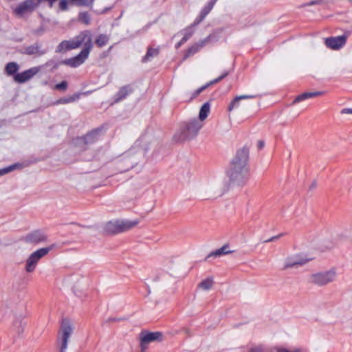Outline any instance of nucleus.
<instances>
[{
	"mask_svg": "<svg viewBox=\"0 0 352 352\" xmlns=\"http://www.w3.org/2000/svg\"><path fill=\"white\" fill-rule=\"evenodd\" d=\"M311 259L308 258L305 255L303 254H293L289 256H287L283 263V269H289V268H297L300 266L305 265L307 264Z\"/></svg>",
	"mask_w": 352,
	"mask_h": 352,
	"instance_id": "10",
	"label": "nucleus"
},
{
	"mask_svg": "<svg viewBox=\"0 0 352 352\" xmlns=\"http://www.w3.org/2000/svg\"><path fill=\"white\" fill-rule=\"evenodd\" d=\"M133 91V89L130 85H126L120 89L116 95L115 102H118L126 97Z\"/></svg>",
	"mask_w": 352,
	"mask_h": 352,
	"instance_id": "19",
	"label": "nucleus"
},
{
	"mask_svg": "<svg viewBox=\"0 0 352 352\" xmlns=\"http://www.w3.org/2000/svg\"><path fill=\"white\" fill-rule=\"evenodd\" d=\"M73 333V328L67 320H64L61 324L59 331L58 340L60 342V352H65L67 347V342Z\"/></svg>",
	"mask_w": 352,
	"mask_h": 352,
	"instance_id": "9",
	"label": "nucleus"
},
{
	"mask_svg": "<svg viewBox=\"0 0 352 352\" xmlns=\"http://www.w3.org/2000/svg\"><path fill=\"white\" fill-rule=\"evenodd\" d=\"M225 191H226L225 189H221L220 190H219V192H217L216 193V195L217 196H221V195H222L225 192Z\"/></svg>",
	"mask_w": 352,
	"mask_h": 352,
	"instance_id": "42",
	"label": "nucleus"
},
{
	"mask_svg": "<svg viewBox=\"0 0 352 352\" xmlns=\"http://www.w3.org/2000/svg\"><path fill=\"white\" fill-rule=\"evenodd\" d=\"M47 1H48L50 3V7H52L53 6V3L56 1L57 0H46Z\"/></svg>",
	"mask_w": 352,
	"mask_h": 352,
	"instance_id": "44",
	"label": "nucleus"
},
{
	"mask_svg": "<svg viewBox=\"0 0 352 352\" xmlns=\"http://www.w3.org/2000/svg\"><path fill=\"white\" fill-rule=\"evenodd\" d=\"M43 0H25L16 8L14 12L17 15L22 16L28 12L32 11Z\"/></svg>",
	"mask_w": 352,
	"mask_h": 352,
	"instance_id": "13",
	"label": "nucleus"
},
{
	"mask_svg": "<svg viewBox=\"0 0 352 352\" xmlns=\"http://www.w3.org/2000/svg\"><path fill=\"white\" fill-rule=\"evenodd\" d=\"M83 279L82 274L74 273L65 276L62 283L63 286L70 287L74 294L78 296L80 293Z\"/></svg>",
	"mask_w": 352,
	"mask_h": 352,
	"instance_id": "8",
	"label": "nucleus"
},
{
	"mask_svg": "<svg viewBox=\"0 0 352 352\" xmlns=\"http://www.w3.org/2000/svg\"><path fill=\"white\" fill-rule=\"evenodd\" d=\"M193 30L192 27H188L184 30V34L180 42L178 43V47L186 42L192 35Z\"/></svg>",
	"mask_w": 352,
	"mask_h": 352,
	"instance_id": "29",
	"label": "nucleus"
},
{
	"mask_svg": "<svg viewBox=\"0 0 352 352\" xmlns=\"http://www.w3.org/2000/svg\"><path fill=\"white\" fill-rule=\"evenodd\" d=\"M254 98V96H252V95H241V96H238L235 97L233 99V100L230 102V104H229V106L228 107V110L229 111H231L233 109H237L239 107H241V100L250 99V98Z\"/></svg>",
	"mask_w": 352,
	"mask_h": 352,
	"instance_id": "17",
	"label": "nucleus"
},
{
	"mask_svg": "<svg viewBox=\"0 0 352 352\" xmlns=\"http://www.w3.org/2000/svg\"><path fill=\"white\" fill-rule=\"evenodd\" d=\"M337 276V269L331 267L327 270H322L310 274L309 283L317 287H324L333 283Z\"/></svg>",
	"mask_w": 352,
	"mask_h": 352,
	"instance_id": "3",
	"label": "nucleus"
},
{
	"mask_svg": "<svg viewBox=\"0 0 352 352\" xmlns=\"http://www.w3.org/2000/svg\"><path fill=\"white\" fill-rule=\"evenodd\" d=\"M322 2V0H315V1H311L309 3H307V6H311V5H315V4H319Z\"/></svg>",
	"mask_w": 352,
	"mask_h": 352,
	"instance_id": "39",
	"label": "nucleus"
},
{
	"mask_svg": "<svg viewBox=\"0 0 352 352\" xmlns=\"http://www.w3.org/2000/svg\"><path fill=\"white\" fill-rule=\"evenodd\" d=\"M214 1L209 3L208 6L206 7L201 13V17L199 19H196V21L194 22L193 25H196L201 21L208 14V12L211 10L214 6Z\"/></svg>",
	"mask_w": 352,
	"mask_h": 352,
	"instance_id": "27",
	"label": "nucleus"
},
{
	"mask_svg": "<svg viewBox=\"0 0 352 352\" xmlns=\"http://www.w3.org/2000/svg\"><path fill=\"white\" fill-rule=\"evenodd\" d=\"M38 52V47L35 46H30L25 49V53L27 54H34Z\"/></svg>",
	"mask_w": 352,
	"mask_h": 352,
	"instance_id": "34",
	"label": "nucleus"
},
{
	"mask_svg": "<svg viewBox=\"0 0 352 352\" xmlns=\"http://www.w3.org/2000/svg\"><path fill=\"white\" fill-rule=\"evenodd\" d=\"M82 43H84V48L80 54L74 58L65 60L64 62L66 65L72 67H76L85 62L93 47L91 38L89 34L85 32H82L72 40L62 41L58 45L56 52H61L76 49L80 47Z\"/></svg>",
	"mask_w": 352,
	"mask_h": 352,
	"instance_id": "1",
	"label": "nucleus"
},
{
	"mask_svg": "<svg viewBox=\"0 0 352 352\" xmlns=\"http://www.w3.org/2000/svg\"><path fill=\"white\" fill-rule=\"evenodd\" d=\"M69 0H60L59 2V8L61 10H67L68 9V3Z\"/></svg>",
	"mask_w": 352,
	"mask_h": 352,
	"instance_id": "33",
	"label": "nucleus"
},
{
	"mask_svg": "<svg viewBox=\"0 0 352 352\" xmlns=\"http://www.w3.org/2000/svg\"><path fill=\"white\" fill-rule=\"evenodd\" d=\"M23 168V165L20 163H16L12 164L6 168L0 169V176L4 175L10 172H12L16 169H21Z\"/></svg>",
	"mask_w": 352,
	"mask_h": 352,
	"instance_id": "24",
	"label": "nucleus"
},
{
	"mask_svg": "<svg viewBox=\"0 0 352 352\" xmlns=\"http://www.w3.org/2000/svg\"><path fill=\"white\" fill-rule=\"evenodd\" d=\"M159 51L157 49L148 48L146 55L142 58L143 62H146L150 60V59L153 57L157 56L158 55Z\"/></svg>",
	"mask_w": 352,
	"mask_h": 352,
	"instance_id": "28",
	"label": "nucleus"
},
{
	"mask_svg": "<svg viewBox=\"0 0 352 352\" xmlns=\"http://www.w3.org/2000/svg\"><path fill=\"white\" fill-rule=\"evenodd\" d=\"M202 123L197 119L190 120L182 124L174 138L177 141L190 140L195 137L199 131L202 128Z\"/></svg>",
	"mask_w": 352,
	"mask_h": 352,
	"instance_id": "4",
	"label": "nucleus"
},
{
	"mask_svg": "<svg viewBox=\"0 0 352 352\" xmlns=\"http://www.w3.org/2000/svg\"><path fill=\"white\" fill-rule=\"evenodd\" d=\"M278 236H273V237L269 239L268 240L265 241V242H270V241H272L274 239H278Z\"/></svg>",
	"mask_w": 352,
	"mask_h": 352,
	"instance_id": "43",
	"label": "nucleus"
},
{
	"mask_svg": "<svg viewBox=\"0 0 352 352\" xmlns=\"http://www.w3.org/2000/svg\"><path fill=\"white\" fill-rule=\"evenodd\" d=\"M228 75V72L223 73L221 76H220L219 78L211 80L210 82H208L207 84L203 85L202 87H199L197 90L194 91V93L192 95L191 98H195L197 97L202 91H204L206 89H207L209 86L212 85L215 83H217L224 78H226Z\"/></svg>",
	"mask_w": 352,
	"mask_h": 352,
	"instance_id": "16",
	"label": "nucleus"
},
{
	"mask_svg": "<svg viewBox=\"0 0 352 352\" xmlns=\"http://www.w3.org/2000/svg\"><path fill=\"white\" fill-rule=\"evenodd\" d=\"M335 244H336L335 241H332L330 243H329V244L327 245L325 247H326L327 249L330 250V249L333 248L335 246Z\"/></svg>",
	"mask_w": 352,
	"mask_h": 352,
	"instance_id": "40",
	"label": "nucleus"
},
{
	"mask_svg": "<svg viewBox=\"0 0 352 352\" xmlns=\"http://www.w3.org/2000/svg\"><path fill=\"white\" fill-rule=\"evenodd\" d=\"M25 324L23 322L21 319L19 318L14 321V326L16 329V332L19 334H21L23 332Z\"/></svg>",
	"mask_w": 352,
	"mask_h": 352,
	"instance_id": "31",
	"label": "nucleus"
},
{
	"mask_svg": "<svg viewBox=\"0 0 352 352\" xmlns=\"http://www.w3.org/2000/svg\"><path fill=\"white\" fill-rule=\"evenodd\" d=\"M79 21L86 25L89 24L90 17L87 12H80L78 16Z\"/></svg>",
	"mask_w": 352,
	"mask_h": 352,
	"instance_id": "32",
	"label": "nucleus"
},
{
	"mask_svg": "<svg viewBox=\"0 0 352 352\" xmlns=\"http://www.w3.org/2000/svg\"><path fill=\"white\" fill-rule=\"evenodd\" d=\"M214 285V280L212 278H208L205 280H203L199 283L198 287L203 290H209Z\"/></svg>",
	"mask_w": 352,
	"mask_h": 352,
	"instance_id": "25",
	"label": "nucleus"
},
{
	"mask_svg": "<svg viewBox=\"0 0 352 352\" xmlns=\"http://www.w3.org/2000/svg\"><path fill=\"white\" fill-rule=\"evenodd\" d=\"M265 142L263 140H258L257 143V147L258 149H262L264 147Z\"/></svg>",
	"mask_w": 352,
	"mask_h": 352,
	"instance_id": "38",
	"label": "nucleus"
},
{
	"mask_svg": "<svg viewBox=\"0 0 352 352\" xmlns=\"http://www.w3.org/2000/svg\"><path fill=\"white\" fill-rule=\"evenodd\" d=\"M54 247L55 245L52 244L49 247L42 248L32 252L26 260L25 266V271L28 273L33 272L38 261L45 256Z\"/></svg>",
	"mask_w": 352,
	"mask_h": 352,
	"instance_id": "6",
	"label": "nucleus"
},
{
	"mask_svg": "<svg viewBox=\"0 0 352 352\" xmlns=\"http://www.w3.org/2000/svg\"><path fill=\"white\" fill-rule=\"evenodd\" d=\"M22 239L26 243L37 245L46 242L47 236L44 231L35 230L25 234Z\"/></svg>",
	"mask_w": 352,
	"mask_h": 352,
	"instance_id": "11",
	"label": "nucleus"
},
{
	"mask_svg": "<svg viewBox=\"0 0 352 352\" xmlns=\"http://www.w3.org/2000/svg\"><path fill=\"white\" fill-rule=\"evenodd\" d=\"M323 94L324 92L322 91L305 92L296 97L293 103L299 102L300 101H302L310 98L319 96L322 95Z\"/></svg>",
	"mask_w": 352,
	"mask_h": 352,
	"instance_id": "20",
	"label": "nucleus"
},
{
	"mask_svg": "<svg viewBox=\"0 0 352 352\" xmlns=\"http://www.w3.org/2000/svg\"><path fill=\"white\" fill-rule=\"evenodd\" d=\"M19 69V66L16 63L10 62L6 65L5 71L8 75L11 76L15 74Z\"/></svg>",
	"mask_w": 352,
	"mask_h": 352,
	"instance_id": "23",
	"label": "nucleus"
},
{
	"mask_svg": "<svg viewBox=\"0 0 352 352\" xmlns=\"http://www.w3.org/2000/svg\"><path fill=\"white\" fill-rule=\"evenodd\" d=\"M69 1L71 3H73V2L76 1V4L80 6H87V0H69Z\"/></svg>",
	"mask_w": 352,
	"mask_h": 352,
	"instance_id": "36",
	"label": "nucleus"
},
{
	"mask_svg": "<svg viewBox=\"0 0 352 352\" xmlns=\"http://www.w3.org/2000/svg\"><path fill=\"white\" fill-rule=\"evenodd\" d=\"M228 248H229L228 245H225L223 247H221V248L217 249L215 251L211 252L210 254L208 255V257L212 256H215V257L221 256L222 255H225V254L232 252L231 251L228 250Z\"/></svg>",
	"mask_w": 352,
	"mask_h": 352,
	"instance_id": "26",
	"label": "nucleus"
},
{
	"mask_svg": "<svg viewBox=\"0 0 352 352\" xmlns=\"http://www.w3.org/2000/svg\"><path fill=\"white\" fill-rule=\"evenodd\" d=\"M67 87V83L66 81H63L60 83L56 85L55 88L56 89H63L65 90Z\"/></svg>",
	"mask_w": 352,
	"mask_h": 352,
	"instance_id": "35",
	"label": "nucleus"
},
{
	"mask_svg": "<svg viewBox=\"0 0 352 352\" xmlns=\"http://www.w3.org/2000/svg\"><path fill=\"white\" fill-rule=\"evenodd\" d=\"M109 41V37L104 34L99 35L95 41V43L97 46L101 47L105 45Z\"/></svg>",
	"mask_w": 352,
	"mask_h": 352,
	"instance_id": "30",
	"label": "nucleus"
},
{
	"mask_svg": "<svg viewBox=\"0 0 352 352\" xmlns=\"http://www.w3.org/2000/svg\"><path fill=\"white\" fill-rule=\"evenodd\" d=\"M98 131H93L87 133L85 137L78 138V142L79 144L84 143L85 144H91L94 142L98 138Z\"/></svg>",
	"mask_w": 352,
	"mask_h": 352,
	"instance_id": "18",
	"label": "nucleus"
},
{
	"mask_svg": "<svg viewBox=\"0 0 352 352\" xmlns=\"http://www.w3.org/2000/svg\"><path fill=\"white\" fill-rule=\"evenodd\" d=\"M228 75V72L223 73L221 76H220L219 78L211 80L210 82H208L207 84L203 85L202 87H199L197 90L194 91V93L192 95L191 98H195L197 97L202 91H204L206 89H207L209 86L212 85L215 83H217L224 78H226Z\"/></svg>",
	"mask_w": 352,
	"mask_h": 352,
	"instance_id": "15",
	"label": "nucleus"
},
{
	"mask_svg": "<svg viewBox=\"0 0 352 352\" xmlns=\"http://www.w3.org/2000/svg\"><path fill=\"white\" fill-rule=\"evenodd\" d=\"M342 113H346V114H348V113H350V114H352V109H344L342 111Z\"/></svg>",
	"mask_w": 352,
	"mask_h": 352,
	"instance_id": "41",
	"label": "nucleus"
},
{
	"mask_svg": "<svg viewBox=\"0 0 352 352\" xmlns=\"http://www.w3.org/2000/svg\"><path fill=\"white\" fill-rule=\"evenodd\" d=\"M248 158L249 149L247 147H243L237 151L227 172L230 182L233 184L241 186L248 180Z\"/></svg>",
	"mask_w": 352,
	"mask_h": 352,
	"instance_id": "2",
	"label": "nucleus"
},
{
	"mask_svg": "<svg viewBox=\"0 0 352 352\" xmlns=\"http://www.w3.org/2000/svg\"><path fill=\"white\" fill-rule=\"evenodd\" d=\"M40 70L41 67H32L23 72L16 74L14 76V80L18 83H24L33 78Z\"/></svg>",
	"mask_w": 352,
	"mask_h": 352,
	"instance_id": "12",
	"label": "nucleus"
},
{
	"mask_svg": "<svg viewBox=\"0 0 352 352\" xmlns=\"http://www.w3.org/2000/svg\"><path fill=\"white\" fill-rule=\"evenodd\" d=\"M209 37L206 38V39L200 41L197 44L192 46L190 48H189L188 52H187V56H189L190 55H192L197 52L201 48H202L206 43L208 41Z\"/></svg>",
	"mask_w": 352,
	"mask_h": 352,
	"instance_id": "22",
	"label": "nucleus"
},
{
	"mask_svg": "<svg viewBox=\"0 0 352 352\" xmlns=\"http://www.w3.org/2000/svg\"><path fill=\"white\" fill-rule=\"evenodd\" d=\"M138 221H129L122 219H116L110 221L105 223L104 230L109 234H116L126 232L136 226Z\"/></svg>",
	"mask_w": 352,
	"mask_h": 352,
	"instance_id": "5",
	"label": "nucleus"
},
{
	"mask_svg": "<svg viewBox=\"0 0 352 352\" xmlns=\"http://www.w3.org/2000/svg\"><path fill=\"white\" fill-rule=\"evenodd\" d=\"M346 37L344 36H339L336 37H329L325 40L326 45L331 49L336 50L340 48L344 45Z\"/></svg>",
	"mask_w": 352,
	"mask_h": 352,
	"instance_id": "14",
	"label": "nucleus"
},
{
	"mask_svg": "<svg viewBox=\"0 0 352 352\" xmlns=\"http://www.w3.org/2000/svg\"><path fill=\"white\" fill-rule=\"evenodd\" d=\"M210 111V104L208 102L204 103L199 111V121L201 122L204 121L208 117Z\"/></svg>",
	"mask_w": 352,
	"mask_h": 352,
	"instance_id": "21",
	"label": "nucleus"
},
{
	"mask_svg": "<svg viewBox=\"0 0 352 352\" xmlns=\"http://www.w3.org/2000/svg\"><path fill=\"white\" fill-rule=\"evenodd\" d=\"M75 100H76L75 97L72 96V97L68 98L60 99V100H58V102L59 103H69V102H74Z\"/></svg>",
	"mask_w": 352,
	"mask_h": 352,
	"instance_id": "37",
	"label": "nucleus"
},
{
	"mask_svg": "<svg viewBox=\"0 0 352 352\" xmlns=\"http://www.w3.org/2000/svg\"><path fill=\"white\" fill-rule=\"evenodd\" d=\"M163 340L164 335L160 331L151 332L144 330L139 334L140 346L143 352L146 351L149 344L154 342H162Z\"/></svg>",
	"mask_w": 352,
	"mask_h": 352,
	"instance_id": "7",
	"label": "nucleus"
}]
</instances>
